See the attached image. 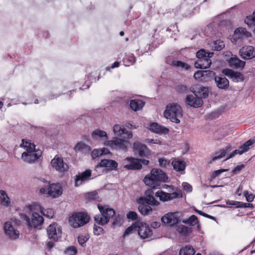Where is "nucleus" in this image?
I'll list each match as a JSON object with an SVG mask.
<instances>
[{
    "label": "nucleus",
    "mask_w": 255,
    "mask_h": 255,
    "mask_svg": "<svg viewBox=\"0 0 255 255\" xmlns=\"http://www.w3.org/2000/svg\"><path fill=\"white\" fill-rule=\"evenodd\" d=\"M123 167L128 170H139L142 165L139 160L132 157H127L123 161Z\"/></svg>",
    "instance_id": "16"
},
{
    "label": "nucleus",
    "mask_w": 255,
    "mask_h": 255,
    "mask_svg": "<svg viewBox=\"0 0 255 255\" xmlns=\"http://www.w3.org/2000/svg\"><path fill=\"white\" fill-rule=\"evenodd\" d=\"M137 227L138 233L141 238L146 239L152 236V231L146 224L140 223Z\"/></svg>",
    "instance_id": "24"
},
{
    "label": "nucleus",
    "mask_w": 255,
    "mask_h": 255,
    "mask_svg": "<svg viewBox=\"0 0 255 255\" xmlns=\"http://www.w3.org/2000/svg\"><path fill=\"white\" fill-rule=\"evenodd\" d=\"M5 236L8 239L15 240L19 237V232L16 226L10 221L6 222L3 226Z\"/></svg>",
    "instance_id": "11"
},
{
    "label": "nucleus",
    "mask_w": 255,
    "mask_h": 255,
    "mask_svg": "<svg viewBox=\"0 0 255 255\" xmlns=\"http://www.w3.org/2000/svg\"><path fill=\"white\" fill-rule=\"evenodd\" d=\"M163 115L171 122L179 124L180 122L179 118L182 117V110L178 104L169 103L166 106Z\"/></svg>",
    "instance_id": "3"
},
{
    "label": "nucleus",
    "mask_w": 255,
    "mask_h": 255,
    "mask_svg": "<svg viewBox=\"0 0 255 255\" xmlns=\"http://www.w3.org/2000/svg\"><path fill=\"white\" fill-rule=\"evenodd\" d=\"M244 167H245V166H244V164H241V165H238L233 170V172L234 174H236L237 173H238V172L241 171Z\"/></svg>",
    "instance_id": "61"
},
{
    "label": "nucleus",
    "mask_w": 255,
    "mask_h": 255,
    "mask_svg": "<svg viewBox=\"0 0 255 255\" xmlns=\"http://www.w3.org/2000/svg\"><path fill=\"white\" fill-rule=\"evenodd\" d=\"M77 253V249L74 246H71L67 248L65 251L66 255H76Z\"/></svg>",
    "instance_id": "45"
},
{
    "label": "nucleus",
    "mask_w": 255,
    "mask_h": 255,
    "mask_svg": "<svg viewBox=\"0 0 255 255\" xmlns=\"http://www.w3.org/2000/svg\"><path fill=\"white\" fill-rule=\"evenodd\" d=\"M104 144L110 147L112 149L120 150L126 152L127 151L129 142L127 140L116 137L112 140L104 141Z\"/></svg>",
    "instance_id": "10"
},
{
    "label": "nucleus",
    "mask_w": 255,
    "mask_h": 255,
    "mask_svg": "<svg viewBox=\"0 0 255 255\" xmlns=\"http://www.w3.org/2000/svg\"><path fill=\"white\" fill-rule=\"evenodd\" d=\"M211 46L214 50L220 51L225 47V44L223 41L217 40L212 42Z\"/></svg>",
    "instance_id": "37"
},
{
    "label": "nucleus",
    "mask_w": 255,
    "mask_h": 255,
    "mask_svg": "<svg viewBox=\"0 0 255 255\" xmlns=\"http://www.w3.org/2000/svg\"><path fill=\"white\" fill-rule=\"evenodd\" d=\"M136 202L139 204L138 208L139 212L144 215L152 211L150 205L156 206L159 205V202L151 196L140 197L136 199Z\"/></svg>",
    "instance_id": "5"
},
{
    "label": "nucleus",
    "mask_w": 255,
    "mask_h": 255,
    "mask_svg": "<svg viewBox=\"0 0 255 255\" xmlns=\"http://www.w3.org/2000/svg\"><path fill=\"white\" fill-rule=\"evenodd\" d=\"M90 220L89 216L83 212L75 213L69 218V224L75 228H77L86 224Z\"/></svg>",
    "instance_id": "8"
},
{
    "label": "nucleus",
    "mask_w": 255,
    "mask_h": 255,
    "mask_svg": "<svg viewBox=\"0 0 255 255\" xmlns=\"http://www.w3.org/2000/svg\"><path fill=\"white\" fill-rule=\"evenodd\" d=\"M229 64L231 67L235 68L243 69L245 65L246 62L240 60L236 56H232L229 60Z\"/></svg>",
    "instance_id": "30"
},
{
    "label": "nucleus",
    "mask_w": 255,
    "mask_h": 255,
    "mask_svg": "<svg viewBox=\"0 0 255 255\" xmlns=\"http://www.w3.org/2000/svg\"><path fill=\"white\" fill-rule=\"evenodd\" d=\"M210 52H206L204 49H201L199 50L197 53L196 56L198 59L204 58H206L207 56L208 55V54Z\"/></svg>",
    "instance_id": "49"
},
{
    "label": "nucleus",
    "mask_w": 255,
    "mask_h": 255,
    "mask_svg": "<svg viewBox=\"0 0 255 255\" xmlns=\"http://www.w3.org/2000/svg\"><path fill=\"white\" fill-rule=\"evenodd\" d=\"M243 153H242L241 152V149H240V148L239 149H236L233 152H232L225 160H227L230 158L233 157L235 155H236L237 154H242Z\"/></svg>",
    "instance_id": "57"
},
{
    "label": "nucleus",
    "mask_w": 255,
    "mask_h": 255,
    "mask_svg": "<svg viewBox=\"0 0 255 255\" xmlns=\"http://www.w3.org/2000/svg\"><path fill=\"white\" fill-rule=\"evenodd\" d=\"M177 231L183 236H188L191 232V229L184 225H180L177 226Z\"/></svg>",
    "instance_id": "38"
},
{
    "label": "nucleus",
    "mask_w": 255,
    "mask_h": 255,
    "mask_svg": "<svg viewBox=\"0 0 255 255\" xmlns=\"http://www.w3.org/2000/svg\"><path fill=\"white\" fill-rule=\"evenodd\" d=\"M182 187L184 190L187 192H191L192 190L191 185L187 182H183L182 183Z\"/></svg>",
    "instance_id": "56"
},
{
    "label": "nucleus",
    "mask_w": 255,
    "mask_h": 255,
    "mask_svg": "<svg viewBox=\"0 0 255 255\" xmlns=\"http://www.w3.org/2000/svg\"><path fill=\"white\" fill-rule=\"evenodd\" d=\"M20 146L26 150L22 153L21 159L28 163L35 162L42 155L41 150H36L34 144L28 139H23Z\"/></svg>",
    "instance_id": "1"
},
{
    "label": "nucleus",
    "mask_w": 255,
    "mask_h": 255,
    "mask_svg": "<svg viewBox=\"0 0 255 255\" xmlns=\"http://www.w3.org/2000/svg\"><path fill=\"white\" fill-rule=\"evenodd\" d=\"M251 37L252 33L248 31L245 28L238 27L234 31L232 41L234 44L240 46L249 41V38Z\"/></svg>",
    "instance_id": "6"
},
{
    "label": "nucleus",
    "mask_w": 255,
    "mask_h": 255,
    "mask_svg": "<svg viewBox=\"0 0 255 255\" xmlns=\"http://www.w3.org/2000/svg\"><path fill=\"white\" fill-rule=\"evenodd\" d=\"M123 61L126 66H129L135 62V58L133 55L126 56L124 58Z\"/></svg>",
    "instance_id": "42"
},
{
    "label": "nucleus",
    "mask_w": 255,
    "mask_h": 255,
    "mask_svg": "<svg viewBox=\"0 0 255 255\" xmlns=\"http://www.w3.org/2000/svg\"><path fill=\"white\" fill-rule=\"evenodd\" d=\"M102 155H103L101 148L94 149L91 153V156L93 159L96 158Z\"/></svg>",
    "instance_id": "46"
},
{
    "label": "nucleus",
    "mask_w": 255,
    "mask_h": 255,
    "mask_svg": "<svg viewBox=\"0 0 255 255\" xmlns=\"http://www.w3.org/2000/svg\"><path fill=\"white\" fill-rule=\"evenodd\" d=\"M91 137L93 139L97 141L108 140V136L107 132L99 129L93 131L91 133Z\"/></svg>",
    "instance_id": "29"
},
{
    "label": "nucleus",
    "mask_w": 255,
    "mask_h": 255,
    "mask_svg": "<svg viewBox=\"0 0 255 255\" xmlns=\"http://www.w3.org/2000/svg\"><path fill=\"white\" fill-rule=\"evenodd\" d=\"M213 53H209L208 54L206 58L198 59L194 64V66L196 68L206 69L209 68L211 64V60L210 58L212 57Z\"/></svg>",
    "instance_id": "21"
},
{
    "label": "nucleus",
    "mask_w": 255,
    "mask_h": 255,
    "mask_svg": "<svg viewBox=\"0 0 255 255\" xmlns=\"http://www.w3.org/2000/svg\"><path fill=\"white\" fill-rule=\"evenodd\" d=\"M191 91L196 97L206 98L208 96V89L201 85L198 84L192 88Z\"/></svg>",
    "instance_id": "22"
},
{
    "label": "nucleus",
    "mask_w": 255,
    "mask_h": 255,
    "mask_svg": "<svg viewBox=\"0 0 255 255\" xmlns=\"http://www.w3.org/2000/svg\"><path fill=\"white\" fill-rule=\"evenodd\" d=\"M118 163L115 160L112 159H104L96 166V169L100 167H107L111 170H116Z\"/></svg>",
    "instance_id": "23"
},
{
    "label": "nucleus",
    "mask_w": 255,
    "mask_h": 255,
    "mask_svg": "<svg viewBox=\"0 0 255 255\" xmlns=\"http://www.w3.org/2000/svg\"><path fill=\"white\" fill-rule=\"evenodd\" d=\"M27 209L37 211V212L41 213L43 216L50 219L53 218L54 215V212L53 209H47L44 210L39 204L37 203L31 205Z\"/></svg>",
    "instance_id": "20"
},
{
    "label": "nucleus",
    "mask_w": 255,
    "mask_h": 255,
    "mask_svg": "<svg viewBox=\"0 0 255 255\" xmlns=\"http://www.w3.org/2000/svg\"><path fill=\"white\" fill-rule=\"evenodd\" d=\"M155 195L156 197H158L160 200L166 202L174 199L181 198L182 197V193L180 189L177 188L174 192L171 193H168L160 191L156 192Z\"/></svg>",
    "instance_id": "12"
},
{
    "label": "nucleus",
    "mask_w": 255,
    "mask_h": 255,
    "mask_svg": "<svg viewBox=\"0 0 255 255\" xmlns=\"http://www.w3.org/2000/svg\"><path fill=\"white\" fill-rule=\"evenodd\" d=\"M30 206V205L27 206L25 210L26 212L31 211L32 212V218L31 220L25 213H21L20 216L23 220L26 221L27 225L29 227L35 228L43 223L44 220L43 218L41 215L38 214L37 211L28 209L27 208Z\"/></svg>",
    "instance_id": "7"
},
{
    "label": "nucleus",
    "mask_w": 255,
    "mask_h": 255,
    "mask_svg": "<svg viewBox=\"0 0 255 255\" xmlns=\"http://www.w3.org/2000/svg\"><path fill=\"white\" fill-rule=\"evenodd\" d=\"M182 222L183 223L194 226L198 223V221L197 217L195 215H193L189 219H184Z\"/></svg>",
    "instance_id": "41"
},
{
    "label": "nucleus",
    "mask_w": 255,
    "mask_h": 255,
    "mask_svg": "<svg viewBox=\"0 0 255 255\" xmlns=\"http://www.w3.org/2000/svg\"><path fill=\"white\" fill-rule=\"evenodd\" d=\"M239 54L244 59H251L255 57V48L252 46H243L240 49Z\"/></svg>",
    "instance_id": "19"
},
{
    "label": "nucleus",
    "mask_w": 255,
    "mask_h": 255,
    "mask_svg": "<svg viewBox=\"0 0 255 255\" xmlns=\"http://www.w3.org/2000/svg\"><path fill=\"white\" fill-rule=\"evenodd\" d=\"M103 231V229L100 227H94V233L96 235H99Z\"/></svg>",
    "instance_id": "60"
},
{
    "label": "nucleus",
    "mask_w": 255,
    "mask_h": 255,
    "mask_svg": "<svg viewBox=\"0 0 255 255\" xmlns=\"http://www.w3.org/2000/svg\"><path fill=\"white\" fill-rule=\"evenodd\" d=\"M255 143V136L253 138L250 139L240 146L242 153L247 152L251 148L253 147V144Z\"/></svg>",
    "instance_id": "35"
},
{
    "label": "nucleus",
    "mask_w": 255,
    "mask_h": 255,
    "mask_svg": "<svg viewBox=\"0 0 255 255\" xmlns=\"http://www.w3.org/2000/svg\"><path fill=\"white\" fill-rule=\"evenodd\" d=\"M47 234L50 239L56 241L62 235L61 227L56 223L50 225L47 229Z\"/></svg>",
    "instance_id": "14"
},
{
    "label": "nucleus",
    "mask_w": 255,
    "mask_h": 255,
    "mask_svg": "<svg viewBox=\"0 0 255 255\" xmlns=\"http://www.w3.org/2000/svg\"><path fill=\"white\" fill-rule=\"evenodd\" d=\"M238 207L239 208H253V205L252 204L247 203H242L240 202V204L238 205Z\"/></svg>",
    "instance_id": "59"
},
{
    "label": "nucleus",
    "mask_w": 255,
    "mask_h": 255,
    "mask_svg": "<svg viewBox=\"0 0 255 255\" xmlns=\"http://www.w3.org/2000/svg\"><path fill=\"white\" fill-rule=\"evenodd\" d=\"M0 204L1 206L8 207L11 205V201L6 192L0 190Z\"/></svg>",
    "instance_id": "33"
},
{
    "label": "nucleus",
    "mask_w": 255,
    "mask_h": 255,
    "mask_svg": "<svg viewBox=\"0 0 255 255\" xmlns=\"http://www.w3.org/2000/svg\"><path fill=\"white\" fill-rule=\"evenodd\" d=\"M226 203L228 205H234L236 206L237 207H238V205L240 204V202L227 200L226 201Z\"/></svg>",
    "instance_id": "62"
},
{
    "label": "nucleus",
    "mask_w": 255,
    "mask_h": 255,
    "mask_svg": "<svg viewBox=\"0 0 255 255\" xmlns=\"http://www.w3.org/2000/svg\"><path fill=\"white\" fill-rule=\"evenodd\" d=\"M171 65L175 67L184 69L185 70H188L190 69V66L188 64L180 61H173Z\"/></svg>",
    "instance_id": "44"
},
{
    "label": "nucleus",
    "mask_w": 255,
    "mask_h": 255,
    "mask_svg": "<svg viewBox=\"0 0 255 255\" xmlns=\"http://www.w3.org/2000/svg\"><path fill=\"white\" fill-rule=\"evenodd\" d=\"M112 219L113 220L112 222V226L114 227L122 225L123 223V218L120 215H116L115 214L113 217H112Z\"/></svg>",
    "instance_id": "43"
},
{
    "label": "nucleus",
    "mask_w": 255,
    "mask_h": 255,
    "mask_svg": "<svg viewBox=\"0 0 255 255\" xmlns=\"http://www.w3.org/2000/svg\"><path fill=\"white\" fill-rule=\"evenodd\" d=\"M215 76V73L214 72L213 76L211 75V74L207 73V75H205L203 77V79L200 80V81H210L213 78H214Z\"/></svg>",
    "instance_id": "55"
},
{
    "label": "nucleus",
    "mask_w": 255,
    "mask_h": 255,
    "mask_svg": "<svg viewBox=\"0 0 255 255\" xmlns=\"http://www.w3.org/2000/svg\"><path fill=\"white\" fill-rule=\"evenodd\" d=\"M134 230H137V227L135 225H132V226H130V227H128L126 229V230L125 231V232L123 235V236L124 237H126V236L131 234L132 232Z\"/></svg>",
    "instance_id": "48"
},
{
    "label": "nucleus",
    "mask_w": 255,
    "mask_h": 255,
    "mask_svg": "<svg viewBox=\"0 0 255 255\" xmlns=\"http://www.w3.org/2000/svg\"><path fill=\"white\" fill-rule=\"evenodd\" d=\"M52 166L60 173H64L68 171V164L63 161L62 158L56 155L51 160Z\"/></svg>",
    "instance_id": "15"
},
{
    "label": "nucleus",
    "mask_w": 255,
    "mask_h": 255,
    "mask_svg": "<svg viewBox=\"0 0 255 255\" xmlns=\"http://www.w3.org/2000/svg\"><path fill=\"white\" fill-rule=\"evenodd\" d=\"M223 73L228 76L234 82H239L243 81L244 76L242 73L234 72L230 69L224 70Z\"/></svg>",
    "instance_id": "27"
},
{
    "label": "nucleus",
    "mask_w": 255,
    "mask_h": 255,
    "mask_svg": "<svg viewBox=\"0 0 255 255\" xmlns=\"http://www.w3.org/2000/svg\"><path fill=\"white\" fill-rule=\"evenodd\" d=\"M145 142L150 144H161L162 143L161 140L159 139H154V138H146L145 139Z\"/></svg>",
    "instance_id": "50"
},
{
    "label": "nucleus",
    "mask_w": 255,
    "mask_h": 255,
    "mask_svg": "<svg viewBox=\"0 0 255 255\" xmlns=\"http://www.w3.org/2000/svg\"><path fill=\"white\" fill-rule=\"evenodd\" d=\"M207 73L210 74L211 75L213 76L214 71L210 70L198 71L194 74V78L195 79L199 80L200 81V80L203 79V77L207 75Z\"/></svg>",
    "instance_id": "39"
},
{
    "label": "nucleus",
    "mask_w": 255,
    "mask_h": 255,
    "mask_svg": "<svg viewBox=\"0 0 255 255\" xmlns=\"http://www.w3.org/2000/svg\"><path fill=\"white\" fill-rule=\"evenodd\" d=\"M244 196L246 198V200L249 202H252L255 198V196L253 194H249L248 191L244 192Z\"/></svg>",
    "instance_id": "53"
},
{
    "label": "nucleus",
    "mask_w": 255,
    "mask_h": 255,
    "mask_svg": "<svg viewBox=\"0 0 255 255\" xmlns=\"http://www.w3.org/2000/svg\"><path fill=\"white\" fill-rule=\"evenodd\" d=\"M125 130V128L120 125L116 124L113 127V131L118 136H121L124 134Z\"/></svg>",
    "instance_id": "40"
},
{
    "label": "nucleus",
    "mask_w": 255,
    "mask_h": 255,
    "mask_svg": "<svg viewBox=\"0 0 255 255\" xmlns=\"http://www.w3.org/2000/svg\"><path fill=\"white\" fill-rule=\"evenodd\" d=\"M243 190V187L242 185H240L238 187V188L236 192V194L238 195V196H241L242 195Z\"/></svg>",
    "instance_id": "63"
},
{
    "label": "nucleus",
    "mask_w": 255,
    "mask_h": 255,
    "mask_svg": "<svg viewBox=\"0 0 255 255\" xmlns=\"http://www.w3.org/2000/svg\"><path fill=\"white\" fill-rule=\"evenodd\" d=\"M39 192L41 194H46L49 196L53 198H56L62 195L63 188L60 183H53L50 184L48 187H41Z\"/></svg>",
    "instance_id": "9"
},
{
    "label": "nucleus",
    "mask_w": 255,
    "mask_h": 255,
    "mask_svg": "<svg viewBox=\"0 0 255 255\" xmlns=\"http://www.w3.org/2000/svg\"><path fill=\"white\" fill-rule=\"evenodd\" d=\"M88 240V238L85 236H79L78 238L79 243L83 246Z\"/></svg>",
    "instance_id": "58"
},
{
    "label": "nucleus",
    "mask_w": 255,
    "mask_h": 255,
    "mask_svg": "<svg viewBox=\"0 0 255 255\" xmlns=\"http://www.w3.org/2000/svg\"><path fill=\"white\" fill-rule=\"evenodd\" d=\"M186 103L191 107L198 108L203 105V101L201 98L196 97L194 95H188L186 98Z\"/></svg>",
    "instance_id": "25"
},
{
    "label": "nucleus",
    "mask_w": 255,
    "mask_h": 255,
    "mask_svg": "<svg viewBox=\"0 0 255 255\" xmlns=\"http://www.w3.org/2000/svg\"><path fill=\"white\" fill-rule=\"evenodd\" d=\"M86 147V144L83 142H79L75 146L74 149L76 152L82 151Z\"/></svg>",
    "instance_id": "47"
},
{
    "label": "nucleus",
    "mask_w": 255,
    "mask_h": 255,
    "mask_svg": "<svg viewBox=\"0 0 255 255\" xmlns=\"http://www.w3.org/2000/svg\"><path fill=\"white\" fill-rule=\"evenodd\" d=\"M173 169L176 171H183L186 167V163L184 161L178 158L174 159L172 162Z\"/></svg>",
    "instance_id": "31"
},
{
    "label": "nucleus",
    "mask_w": 255,
    "mask_h": 255,
    "mask_svg": "<svg viewBox=\"0 0 255 255\" xmlns=\"http://www.w3.org/2000/svg\"><path fill=\"white\" fill-rule=\"evenodd\" d=\"M133 148L134 152L141 157H148L151 154L150 151L147 146L139 141L135 142L133 143Z\"/></svg>",
    "instance_id": "17"
},
{
    "label": "nucleus",
    "mask_w": 255,
    "mask_h": 255,
    "mask_svg": "<svg viewBox=\"0 0 255 255\" xmlns=\"http://www.w3.org/2000/svg\"><path fill=\"white\" fill-rule=\"evenodd\" d=\"M158 162L161 167H166L167 165H169V162L164 158H159Z\"/></svg>",
    "instance_id": "54"
},
{
    "label": "nucleus",
    "mask_w": 255,
    "mask_h": 255,
    "mask_svg": "<svg viewBox=\"0 0 255 255\" xmlns=\"http://www.w3.org/2000/svg\"><path fill=\"white\" fill-rule=\"evenodd\" d=\"M98 207L101 215H96L94 219L97 224L103 226L109 222L110 218L113 217L115 214V211L107 205H98Z\"/></svg>",
    "instance_id": "4"
},
{
    "label": "nucleus",
    "mask_w": 255,
    "mask_h": 255,
    "mask_svg": "<svg viewBox=\"0 0 255 255\" xmlns=\"http://www.w3.org/2000/svg\"><path fill=\"white\" fill-rule=\"evenodd\" d=\"M231 146L228 145L225 148H223L221 149L219 151L216 152L215 154V156L212 157V160L210 161V163H211L213 161L216 160L224 157L226 153L231 151Z\"/></svg>",
    "instance_id": "32"
},
{
    "label": "nucleus",
    "mask_w": 255,
    "mask_h": 255,
    "mask_svg": "<svg viewBox=\"0 0 255 255\" xmlns=\"http://www.w3.org/2000/svg\"><path fill=\"white\" fill-rule=\"evenodd\" d=\"M194 249L190 245L182 248L179 252L180 255H193L195 254Z\"/></svg>",
    "instance_id": "36"
},
{
    "label": "nucleus",
    "mask_w": 255,
    "mask_h": 255,
    "mask_svg": "<svg viewBox=\"0 0 255 255\" xmlns=\"http://www.w3.org/2000/svg\"><path fill=\"white\" fill-rule=\"evenodd\" d=\"M178 90L181 92L186 93L188 89L186 86H181L179 87Z\"/></svg>",
    "instance_id": "64"
},
{
    "label": "nucleus",
    "mask_w": 255,
    "mask_h": 255,
    "mask_svg": "<svg viewBox=\"0 0 255 255\" xmlns=\"http://www.w3.org/2000/svg\"><path fill=\"white\" fill-rule=\"evenodd\" d=\"M228 170V169H219V170L215 171L211 175V179H215L216 177L219 176L221 173H223L225 171H227Z\"/></svg>",
    "instance_id": "51"
},
{
    "label": "nucleus",
    "mask_w": 255,
    "mask_h": 255,
    "mask_svg": "<svg viewBox=\"0 0 255 255\" xmlns=\"http://www.w3.org/2000/svg\"><path fill=\"white\" fill-rule=\"evenodd\" d=\"M127 218L129 219L134 220L137 218V214L134 211H130L127 215Z\"/></svg>",
    "instance_id": "52"
},
{
    "label": "nucleus",
    "mask_w": 255,
    "mask_h": 255,
    "mask_svg": "<svg viewBox=\"0 0 255 255\" xmlns=\"http://www.w3.org/2000/svg\"><path fill=\"white\" fill-rule=\"evenodd\" d=\"M144 105V102L140 100H132L130 102V107L131 109L134 111H137L141 110Z\"/></svg>",
    "instance_id": "34"
},
{
    "label": "nucleus",
    "mask_w": 255,
    "mask_h": 255,
    "mask_svg": "<svg viewBox=\"0 0 255 255\" xmlns=\"http://www.w3.org/2000/svg\"><path fill=\"white\" fill-rule=\"evenodd\" d=\"M91 170L87 169L85 171L79 173L75 176V186L76 187L79 186L83 183L88 181L91 179Z\"/></svg>",
    "instance_id": "18"
},
{
    "label": "nucleus",
    "mask_w": 255,
    "mask_h": 255,
    "mask_svg": "<svg viewBox=\"0 0 255 255\" xmlns=\"http://www.w3.org/2000/svg\"><path fill=\"white\" fill-rule=\"evenodd\" d=\"M162 222L169 226H172L180 222L179 213L169 212L165 214L161 218Z\"/></svg>",
    "instance_id": "13"
},
{
    "label": "nucleus",
    "mask_w": 255,
    "mask_h": 255,
    "mask_svg": "<svg viewBox=\"0 0 255 255\" xmlns=\"http://www.w3.org/2000/svg\"><path fill=\"white\" fill-rule=\"evenodd\" d=\"M144 183L152 188H158L160 182H168L169 178L166 174L159 169H152L149 174L145 176Z\"/></svg>",
    "instance_id": "2"
},
{
    "label": "nucleus",
    "mask_w": 255,
    "mask_h": 255,
    "mask_svg": "<svg viewBox=\"0 0 255 255\" xmlns=\"http://www.w3.org/2000/svg\"><path fill=\"white\" fill-rule=\"evenodd\" d=\"M215 82L217 86L221 89H226L229 87V82L223 75L215 76Z\"/></svg>",
    "instance_id": "28"
},
{
    "label": "nucleus",
    "mask_w": 255,
    "mask_h": 255,
    "mask_svg": "<svg viewBox=\"0 0 255 255\" xmlns=\"http://www.w3.org/2000/svg\"><path fill=\"white\" fill-rule=\"evenodd\" d=\"M148 129L153 132L158 134H167L169 132L168 128L160 125L156 123H152L149 125Z\"/></svg>",
    "instance_id": "26"
}]
</instances>
